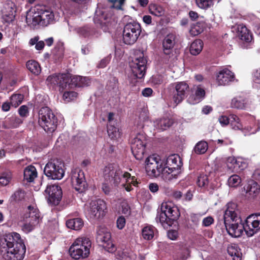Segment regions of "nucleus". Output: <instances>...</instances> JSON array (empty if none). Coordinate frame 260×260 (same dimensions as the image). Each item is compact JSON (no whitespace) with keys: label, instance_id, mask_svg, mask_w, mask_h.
<instances>
[{"label":"nucleus","instance_id":"nucleus-1","mask_svg":"<svg viewBox=\"0 0 260 260\" xmlns=\"http://www.w3.org/2000/svg\"><path fill=\"white\" fill-rule=\"evenodd\" d=\"M0 251L5 260H22L26 247L20 234H6L0 239Z\"/></svg>","mask_w":260,"mask_h":260},{"label":"nucleus","instance_id":"nucleus-2","mask_svg":"<svg viewBox=\"0 0 260 260\" xmlns=\"http://www.w3.org/2000/svg\"><path fill=\"white\" fill-rule=\"evenodd\" d=\"M238 212L237 205L230 202L226 205L223 215L224 224L228 234L235 238L240 237L246 231V222H243Z\"/></svg>","mask_w":260,"mask_h":260},{"label":"nucleus","instance_id":"nucleus-3","mask_svg":"<svg viewBox=\"0 0 260 260\" xmlns=\"http://www.w3.org/2000/svg\"><path fill=\"white\" fill-rule=\"evenodd\" d=\"M91 242L88 238H77L70 246L69 252L71 256L75 259L87 257L90 253Z\"/></svg>","mask_w":260,"mask_h":260},{"label":"nucleus","instance_id":"nucleus-4","mask_svg":"<svg viewBox=\"0 0 260 260\" xmlns=\"http://www.w3.org/2000/svg\"><path fill=\"white\" fill-rule=\"evenodd\" d=\"M38 114L40 126L47 133L54 132L57 128L58 119L52 111L48 107H43Z\"/></svg>","mask_w":260,"mask_h":260},{"label":"nucleus","instance_id":"nucleus-5","mask_svg":"<svg viewBox=\"0 0 260 260\" xmlns=\"http://www.w3.org/2000/svg\"><path fill=\"white\" fill-rule=\"evenodd\" d=\"M180 157L175 154L171 155L167 158L164 166L163 179L170 181L176 179L180 173L181 166Z\"/></svg>","mask_w":260,"mask_h":260},{"label":"nucleus","instance_id":"nucleus-6","mask_svg":"<svg viewBox=\"0 0 260 260\" xmlns=\"http://www.w3.org/2000/svg\"><path fill=\"white\" fill-rule=\"evenodd\" d=\"M161 213L159 220L162 223H166L171 225L173 222L176 221L180 216L178 208L173 206L170 202L162 203L160 207Z\"/></svg>","mask_w":260,"mask_h":260},{"label":"nucleus","instance_id":"nucleus-7","mask_svg":"<svg viewBox=\"0 0 260 260\" xmlns=\"http://www.w3.org/2000/svg\"><path fill=\"white\" fill-rule=\"evenodd\" d=\"M64 163L58 159L48 161L44 169V174L50 179L60 180L64 175Z\"/></svg>","mask_w":260,"mask_h":260},{"label":"nucleus","instance_id":"nucleus-8","mask_svg":"<svg viewBox=\"0 0 260 260\" xmlns=\"http://www.w3.org/2000/svg\"><path fill=\"white\" fill-rule=\"evenodd\" d=\"M142 31L140 24L133 21L126 23L123 30V41L127 45L134 44L138 40Z\"/></svg>","mask_w":260,"mask_h":260},{"label":"nucleus","instance_id":"nucleus-9","mask_svg":"<svg viewBox=\"0 0 260 260\" xmlns=\"http://www.w3.org/2000/svg\"><path fill=\"white\" fill-rule=\"evenodd\" d=\"M147 138L145 135L138 134L131 141V150L133 154L138 160H142L144 156Z\"/></svg>","mask_w":260,"mask_h":260},{"label":"nucleus","instance_id":"nucleus-10","mask_svg":"<svg viewBox=\"0 0 260 260\" xmlns=\"http://www.w3.org/2000/svg\"><path fill=\"white\" fill-rule=\"evenodd\" d=\"M147 59L141 53L139 57H135L129 62V67L132 71L131 77L135 80L143 78L146 73Z\"/></svg>","mask_w":260,"mask_h":260},{"label":"nucleus","instance_id":"nucleus-11","mask_svg":"<svg viewBox=\"0 0 260 260\" xmlns=\"http://www.w3.org/2000/svg\"><path fill=\"white\" fill-rule=\"evenodd\" d=\"M123 171L114 164H110L103 169V177L109 183L118 185L121 182Z\"/></svg>","mask_w":260,"mask_h":260},{"label":"nucleus","instance_id":"nucleus-12","mask_svg":"<svg viewBox=\"0 0 260 260\" xmlns=\"http://www.w3.org/2000/svg\"><path fill=\"white\" fill-rule=\"evenodd\" d=\"M96 240L108 252L113 253L116 251V247L111 241V233L107 228L102 226L98 228Z\"/></svg>","mask_w":260,"mask_h":260},{"label":"nucleus","instance_id":"nucleus-13","mask_svg":"<svg viewBox=\"0 0 260 260\" xmlns=\"http://www.w3.org/2000/svg\"><path fill=\"white\" fill-rule=\"evenodd\" d=\"M106 202L101 199L92 201L87 211V214L90 219H98L103 217L106 213Z\"/></svg>","mask_w":260,"mask_h":260},{"label":"nucleus","instance_id":"nucleus-14","mask_svg":"<svg viewBox=\"0 0 260 260\" xmlns=\"http://www.w3.org/2000/svg\"><path fill=\"white\" fill-rule=\"evenodd\" d=\"M28 210L29 211L28 219L26 220L21 226L22 230L25 233H28L34 230L41 220L40 212L38 209L30 205L28 207Z\"/></svg>","mask_w":260,"mask_h":260},{"label":"nucleus","instance_id":"nucleus-15","mask_svg":"<svg viewBox=\"0 0 260 260\" xmlns=\"http://www.w3.org/2000/svg\"><path fill=\"white\" fill-rule=\"evenodd\" d=\"M189 85L185 82H179L175 83V88L172 93V100L178 105L187 97L189 92Z\"/></svg>","mask_w":260,"mask_h":260},{"label":"nucleus","instance_id":"nucleus-16","mask_svg":"<svg viewBox=\"0 0 260 260\" xmlns=\"http://www.w3.org/2000/svg\"><path fill=\"white\" fill-rule=\"evenodd\" d=\"M54 21V15L52 12L41 9L38 12V15L32 18L31 24L33 26L40 25L47 26Z\"/></svg>","mask_w":260,"mask_h":260},{"label":"nucleus","instance_id":"nucleus-17","mask_svg":"<svg viewBox=\"0 0 260 260\" xmlns=\"http://www.w3.org/2000/svg\"><path fill=\"white\" fill-rule=\"evenodd\" d=\"M145 163L146 171L149 175L155 176L161 173L163 178L164 166L157 157L150 156L146 158Z\"/></svg>","mask_w":260,"mask_h":260},{"label":"nucleus","instance_id":"nucleus-18","mask_svg":"<svg viewBox=\"0 0 260 260\" xmlns=\"http://www.w3.org/2000/svg\"><path fill=\"white\" fill-rule=\"evenodd\" d=\"M48 203L52 205H58L62 198V192L60 186L56 184L48 185L45 190Z\"/></svg>","mask_w":260,"mask_h":260},{"label":"nucleus","instance_id":"nucleus-19","mask_svg":"<svg viewBox=\"0 0 260 260\" xmlns=\"http://www.w3.org/2000/svg\"><path fill=\"white\" fill-rule=\"evenodd\" d=\"M246 222V234L251 237L260 230V213H255L249 216L245 220Z\"/></svg>","mask_w":260,"mask_h":260},{"label":"nucleus","instance_id":"nucleus-20","mask_svg":"<svg viewBox=\"0 0 260 260\" xmlns=\"http://www.w3.org/2000/svg\"><path fill=\"white\" fill-rule=\"evenodd\" d=\"M72 181L75 190L79 192H84L87 187L84 173L82 170L76 171L73 173Z\"/></svg>","mask_w":260,"mask_h":260},{"label":"nucleus","instance_id":"nucleus-21","mask_svg":"<svg viewBox=\"0 0 260 260\" xmlns=\"http://www.w3.org/2000/svg\"><path fill=\"white\" fill-rule=\"evenodd\" d=\"M234 73L227 68L219 70L216 74V80L219 85H226L235 79Z\"/></svg>","mask_w":260,"mask_h":260},{"label":"nucleus","instance_id":"nucleus-22","mask_svg":"<svg viewBox=\"0 0 260 260\" xmlns=\"http://www.w3.org/2000/svg\"><path fill=\"white\" fill-rule=\"evenodd\" d=\"M197 184L203 192L206 191H212L215 188L214 184L211 182L210 177L204 174H201L198 176L197 179Z\"/></svg>","mask_w":260,"mask_h":260},{"label":"nucleus","instance_id":"nucleus-23","mask_svg":"<svg viewBox=\"0 0 260 260\" xmlns=\"http://www.w3.org/2000/svg\"><path fill=\"white\" fill-rule=\"evenodd\" d=\"M226 165L228 171L231 172L242 170L246 167L245 162L237 160L234 156H229L226 158Z\"/></svg>","mask_w":260,"mask_h":260},{"label":"nucleus","instance_id":"nucleus-24","mask_svg":"<svg viewBox=\"0 0 260 260\" xmlns=\"http://www.w3.org/2000/svg\"><path fill=\"white\" fill-rule=\"evenodd\" d=\"M175 36L173 34L167 35L162 41V50L165 54L170 55L175 44Z\"/></svg>","mask_w":260,"mask_h":260},{"label":"nucleus","instance_id":"nucleus-25","mask_svg":"<svg viewBox=\"0 0 260 260\" xmlns=\"http://www.w3.org/2000/svg\"><path fill=\"white\" fill-rule=\"evenodd\" d=\"M174 255V260H186L190 257V250L182 243H178Z\"/></svg>","mask_w":260,"mask_h":260},{"label":"nucleus","instance_id":"nucleus-26","mask_svg":"<svg viewBox=\"0 0 260 260\" xmlns=\"http://www.w3.org/2000/svg\"><path fill=\"white\" fill-rule=\"evenodd\" d=\"M205 93V89L200 85H198L197 86L194 93L189 96L187 99V102L191 105L198 104L204 99Z\"/></svg>","mask_w":260,"mask_h":260},{"label":"nucleus","instance_id":"nucleus-27","mask_svg":"<svg viewBox=\"0 0 260 260\" xmlns=\"http://www.w3.org/2000/svg\"><path fill=\"white\" fill-rule=\"evenodd\" d=\"M90 80L88 77L80 76H71L70 85H71L72 89L76 87H81L88 86Z\"/></svg>","mask_w":260,"mask_h":260},{"label":"nucleus","instance_id":"nucleus-28","mask_svg":"<svg viewBox=\"0 0 260 260\" xmlns=\"http://www.w3.org/2000/svg\"><path fill=\"white\" fill-rule=\"evenodd\" d=\"M237 33L239 39L246 42H250L252 39L249 30L243 24L238 25Z\"/></svg>","mask_w":260,"mask_h":260},{"label":"nucleus","instance_id":"nucleus-29","mask_svg":"<svg viewBox=\"0 0 260 260\" xmlns=\"http://www.w3.org/2000/svg\"><path fill=\"white\" fill-rule=\"evenodd\" d=\"M37 171L36 168L32 165L26 167L23 172L24 180L27 182H32L37 177Z\"/></svg>","mask_w":260,"mask_h":260},{"label":"nucleus","instance_id":"nucleus-30","mask_svg":"<svg viewBox=\"0 0 260 260\" xmlns=\"http://www.w3.org/2000/svg\"><path fill=\"white\" fill-rule=\"evenodd\" d=\"M173 123V121L169 118H162L157 119L154 122V126L156 128L165 131L169 128Z\"/></svg>","mask_w":260,"mask_h":260},{"label":"nucleus","instance_id":"nucleus-31","mask_svg":"<svg viewBox=\"0 0 260 260\" xmlns=\"http://www.w3.org/2000/svg\"><path fill=\"white\" fill-rule=\"evenodd\" d=\"M62 78L60 79V82L58 84L59 87V91H63L65 89H71V85H70L71 76L66 74H60V77Z\"/></svg>","mask_w":260,"mask_h":260},{"label":"nucleus","instance_id":"nucleus-32","mask_svg":"<svg viewBox=\"0 0 260 260\" xmlns=\"http://www.w3.org/2000/svg\"><path fill=\"white\" fill-rule=\"evenodd\" d=\"M228 253L233 257V260H241L242 252L236 244H232L228 247Z\"/></svg>","mask_w":260,"mask_h":260},{"label":"nucleus","instance_id":"nucleus-33","mask_svg":"<svg viewBox=\"0 0 260 260\" xmlns=\"http://www.w3.org/2000/svg\"><path fill=\"white\" fill-rule=\"evenodd\" d=\"M26 67L32 74L39 75L41 72V67L39 63L35 60H29L26 63Z\"/></svg>","mask_w":260,"mask_h":260},{"label":"nucleus","instance_id":"nucleus-34","mask_svg":"<svg viewBox=\"0 0 260 260\" xmlns=\"http://www.w3.org/2000/svg\"><path fill=\"white\" fill-rule=\"evenodd\" d=\"M203 45V42L201 40H195L191 44L189 47V51L190 54L193 55H198L202 50Z\"/></svg>","mask_w":260,"mask_h":260},{"label":"nucleus","instance_id":"nucleus-35","mask_svg":"<svg viewBox=\"0 0 260 260\" xmlns=\"http://www.w3.org/2000/svg\"><path fill=\"white\" fill-rule=\"evenodd\" d=\"M67 226L74 230H79L83 226V221L81 218H76L69 219L66 222Z\"/></svg>","mask_w":260,"mask_h":260},{"label":"nucleus","instance_id":"nucleus-36","mask_svg":"<svg viewBox=\"0 0 260 260\" xmlns=\"http://www.w3.org/2000/svg\"><path fill=\"white\" fill-rule=\"evenodd\" d=\"M205 23L203 21L198 22L194 24L189 30L190 34L196 36L203 32L205 28Z\"/></svg>","mask_w":260,"mask_h":260},{"label":"nucleus","instance_id":"nucleus-37","mask_svg":"<svg viewBox=\"0 0 260 260\" xmlns=\"http://www.w3.org/2000/svg\"><path fill=\"white\" fill-rule=\"evenodd\" d=\"M247 102L246 99L241 96L234 98L231 102L232 108L243 109L246 107Z\"/></svg>","mask_w":260,"mask_h":260},{"label":"nucleus","instance_id":"nucleus-38","mask_svg":"<svg viewBox=\"0 0 260 260\" xmlns=\"http://www.w3.org/2000/svg\"><path fill=\"white\" fill-rule=\"evenodd\" d=\"M155 228L152 225H148L144 227L142 230L143 238L147 240H151L154 237Z\"/></svg>","mask_w":260,"mask_h":260},{"label":"nucleus","instance_id":"nucleus-39","mask_svg":"<svg viewBox=\"0 0 260 260\" xmlns=\"http://www.w3.org/2000/svg\"><path fill=\"white\" fill-rule=\"evenodd\" d=\"M149 11L150 14L157 17H160L165 13L163 8L155 4H151L149 5Z\"/></svg>","mask_w":260,"mask_h":260},{"label":"nucleus","instance_id":"nucleus-40","mask_svg":"<svg viewBox=\"0 0 260 260\" xmlns=\"http://www.w3.org/2000/svg\"><path fill=\"white\" fill-rule=\"evenodd\" d=\"M230 123L232 129L234 130L242 129V125L240 122L239 118L235 114H230Z\"/></svg>","mask_w":260,"mask_h":260},{"label":"nucleus","instance_id":"nucleus-41","mask_svg":"<svg viewBox=\"0 0 260 260\" xmlns=\"http://www.w3.org/2000/svg\"><path fill=\"white\" fill-rule=\"evenodd\" d=\"M208 148V143L204 141L199 142L194 148V152L198 154H204Z\"/></svg>","mask_w":260,"mask_h":260},{"label":"nucleus","instance_id":"nucleus-42","mask_svg":"<svg viewBox=\"0 0 260 260\" xmlns=\"http://www.w3.org/2000/svg\"><path fill=\"white\" fill-rule=\"evenodd\" d=\"M259 186L257 183L252 181L251 184H249L247 186L246 193L252 197L256 196L259 191Z\"/></svg>","mask_w":260,"mask_h":260},{"label":"nucleus","instance_id":"nucleus-43","mask_svg":"<svg viewBox=\"0 0 260 260\" xmlns=\"http://www.w3.org/2000/svg\"><path fill=\"white\" fill-rule=\"evenodd\" d=\"M16 5L14 1L12 0H6L4 2L2 11L16 13Z\"/></svg>","mask_w":260,"mask_h":260},{"label":"nucleus","instance_id":"nucleus-44","mask_svg":"<svg viewBox=\"0 0 260 260\" xmlns=\"http://www.w3.org/2000/svg\"><path fill=\"white\" fill-rule=\"evenodd\" d=\"M24 98V96L22 94H13L10 98L11 105L15 108L20 105Z\"/></svg>","mask_w":260,"mask_h":260},{"label":"nucleus","instance_id":"nucleus-45","mask_svg":"<svg viewBox=\"0 0 260 260\" xmlns=\"http://www.w3.org/2000/svg\"><path fill=\"white\" fill-rule=\"evenodd\" d=\"M12 174L10 171H7L3 173L0 176V184L2 186L7 185L11 181Z\"/></svg>","mask_w":260,"mask_h":260},{"label":"nucleus","instance_id":"nucleus-46","mask_svg":"<svg viewBox=\"0 0 260 260\" xmlns=\"http://www.w3.org/2000/svg\"><path fill=\"white\" fill-rule=\"evenodd\" d=\"M60 74H54L49 76L46 79L47 84H50L53 87L56 86H58L59 82H60V79H62V78H59Z\"/></svg>","mask_w":260,"mask_h":260},{"label":"nucleus","instance_id":"nucleus-47","mask_svg":"<svg viewBox=\"0 0 260 260\" xmlns=\"http://www.w3.org/2000/svg\"><path fill=\"white\" fill-rule=\"evenodd\" d=\"M214 0H196L197 6L201 9L207 10L214 5Z\"/></svg>","mask_w":260,"mask_h":260},{"label":"nucleus","instance_id":"nucleus-48","mask_svg":"<svg viewBox=\"0 0 260 260\" xmlns=\"http://www.w3.org/2000/svg\"><path fill=\"white\" fill-rule=\"evenodd\" d=\"M107 132L109 137L112 139H116L119 136V129L111 123L107 125Z\"/></svg>","mask_w":260,"mask_h":260},{"label":"nucleus","instance_id":"nucleus-49","mask_svg":"<svg viewBox=\"0 0 260 260\" xmlns=\"http://www.w3.org/2000/svg\"><path fill=\"white\" fill-rule=\"evenodd\" d=\"M25 195V192L23 190L18 189L14 192L10 199L12 201L19 202L24 199Z\"/></svg>","mask_w":260,"mask_h":260},{"label":"nucleus","instance_id":"nucleus-50","mask_svg":"<svg viewBox=\"0 0 260 260\" xmlns=\"http://www.w3.org/2000/svg\"><path fill=\"white\" fill-rule=\"evenodd\" d=\"M2 12V19L4 22L10 23L15 19L16 13L12 12Z\"/></svg>","mask_w":260,"mask_h":260},{"label":"nucleus","instance_id":"nucleus-51","mask_svg":"<svg viewBox=\"0 0 260 260\" xmlns=\"http://www.w3.org/2000/svg\"><path fill=\"white\" fill-rule=\"evenodd\" d=\"M122 177L125 179L126 183H129L134 186H137L138 182L135 176H132L131 174L127 172L123 173Z\"/></svg>","mask_w":260,"mask_h":260},{"label":"nucleus","instance_id":"nucleus-52","mask_svg":"<svg viewBox=\"0 0 260 260\" xmlns=\"http://www.w3.org/2000/svg\"><path fill=\"white\" fill-rule=\"evenodd\" d=\"M241 179L239 176L233 175L228 179V184L231 187H237L241 183Z\"/></svg>","mask_w":260,"mask_h":260},{"label":"nucleus","instance_id":"nucleus-53","mask_svg":"<svg viewBox=\"0 0 260 260\" xmlns=\"http://www.w3.org/2000/svg\"><path fill=\"white\" fill-rule=\"evenodd\" d=\"M78 95L77 92L73 91H66L63 94V99L67 102L74 100Z\"/></svg>","mask_w":260,"mask_h":260},{"label":"nucleus","instance_id":"nucleus-54","mask_svg":"<svg viewBox=\"0 0 260 260\" xmlns=\"http://www.w3.org/2000/svg\"><path fill=\"white\" fill-rule=\"evenodd\" d=\"M116 255L117 258L120 260H133L134 259L132 255L126 251H118Z\"/></svg>","mask_w":260,"mask_h":260},{"label":"nucleus","instance_id":"nucleus-55","mask_svg":"<svg viewBox=\"0 0 260 260\" xmlns=\"http://www.w3.org/2000/svg\"><path fill=\"white\" fill-rule=\"evenodd\" d=\"M120 206L121 208V212L122 214L127 215L130 214L131 208L126 200H123L120 202Z\"/></svg>","mask_w":260,"mask_h":260},{"label":"nucleus","instance_id":"nucleus-56","mask_svg":"<svg viewBox=\"0 0 260 260\" xmlns=\"http://www.w3.org/2000/svg\"><path fill=\"white\" fill-rule=\"evenodd\" d=\"M92 32V29L90 27L85 26L81 27L79 29V33L84 37H86L90 35Z\"/></svg>","mask_w":260,"mask_h":260},{"label":"nucleus","instance_id":"nucleus-57","mask_svg":"<svg viewBox=\"0 0 260 260\" xmlns=\"http://www.w3.org/2000/svg\"><path fill=\"white\" fill-rule=\"evenodd\" d=\"M125 0H109L112 3V7L117 10H122Z\"/></svg>","mask_w":260,"mask_h":260},{"label":"nucleus","instance_id":"nucleus-58","mask_svg":"<svg viewBox=\"0 0 260 260\" xmlns=\"http://www.w3.org/2000/svg\"><path fill=\"white\" fill-rule=\"evenodd\" d=\"M168 238L172 240H176L178 237V232L175 230H170L167 232Z\"/></svg>","mask_w":260,"mask_h":260},{"label":"nucleus","instance_id":"nucleus-59","mask_svg":"<svg viewBox=\"0 0 260 260\" xmlns=\"http://www.w3.org/2000/svg\"><path fill=\"white\" fill-rule=\"evenodd\" d=\"M214 218L211 216H209L207 217H205L203 219L202 221V225L203 226H209L212 224L214 223Z\"/></svg>","mask_w":260,"mask_h":260},{"label":"nucleus","instance_id":"nucleus-60","mask_svg":"<svg viewBox=\"0 0 260 260\" xmlns=\"http://www.w3.org/2000/svg\"><path fill=\"white\" fill-rule=\"evenodd\" d=\"M125 225V219L123 216L119 217L117 220V227L122 230Z\"/></svg>","mask_w":260,"mask_h":260},{"label":"nucleus","instance_id":"nucleus-61","mask_svg":"<svg viewBox=\"0 0 260 260\" xmlns=\"http://www.w3.org/2000/svg\"><path fill=\"white\" fill-rule=\"evenodd\" d=\"M230 114L228 116H221L219 118V122L223 125H226L230 123Z\"/></svg>","mask_w":260,"mask_h":260},{"label":"nucleus","instance_id":"nucleus-62","mask_svg":"<svg viewBox=\"0 0 260 260\" xmlns=\"http://www.w3.org/2000/svg\"><path fill=\"white\" fill-rule=\"evenodd\" d=\"M28 113V108L27 106L23 105L19 109V114L22 117H25Z\"/></svg>","mask_w":260,"mask_h":260},{"label":"nucleus","instance_id":"nucleus-63","mask_svg":"<svg viewBox=\"0 0 260 260\" xmlns=\"http://www.w3.org/2000/svg\"><path fill=\"white\" fill-rule=\"evenodd\" d=\"M176 200L180 199L182 196V193L180 191L173 190L169 194Z\"/></svg>","mask_w":260,"mask_h":260},{"label":"nucleus","instance_id":"nucleus-64","mask_svg":"<svg viewBox=\"0 0 260 260\" xmlns=\"http://www.w3.org/2000/svg\"><path fill=\"white\" fill-rule=\"evenodd\" d=\"M149 189L152 193L156 192L159 189V186L156 183H151L149 185Z\"/></svg>","mask_w":260,"mask_h":260}]
</instances>
